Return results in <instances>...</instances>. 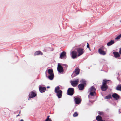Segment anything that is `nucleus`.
<instances>
[{"label":"nucleus","instance_id":"obj_1","mask_svg":"<svg viewBox=\"0 0 121 121\" xmlns=\"http://www.w3.org/2000/svg\"><path fill=\"white\" fill-rule=\"evenodd\" d=\"M46 77L51 80H53L54 75L53 70L52 68L48 69V68L45 73Z\"/></svg>","mask_w":121,"mask_h":121},{"label":"nucleus","instance_id":"obj_2","mask_svg":"<svg viewBox=\"0 0 121 121\" xmlns=\"http://www.w3.org/2000/svg\"><path fill=\"white\" fill-rule=\"evenodd\" d=\"M109 119L108 117H102L99 115H98L96 117V120L97 121H112V120L111 119L108 120Z\"/></svg>","mask_w":121,"mask_h":121},{"label":"nucleus","instance_id":"obj_3","mask_svg":"<svg viewBox=\"0 0 121 121\" xmlns=\"http://www.w3.org/2000/svg\"><path fill=\"white\" fill-rule=\"evenodd\" d=\"M75 104L78 105L80 104L82 101V99L80 96L78 95L74 96L73 98Z\"/></svg>","mask_w":121,"mask_h":121},{"label":"nucleus","instance_id":"obj_4","mask_svg":"<svg viewBox=\"0 0 121 121\" xmlns=\"http://www.w3.org/2000/svg\"><path fill=\"white\" fill-rule=\"evenodd\" d=\"M80 69L79 68H78L77 67L76 68L71 75L72 78H74L79 74L80 73Z\"/></svg>","mask_w":121,"mask_h":121},{"label":"nucleus","instance_id":"obj_5","mask_svg":"<svg viewBox=\"0 0 121 121\" xmlns=\"http://www.w3.org/2000/svg\"><path fill=\"white\" fill-rule=\"evenodd\" d=\"M74 88H73L69 87L67 90V94L68 95L72 96L74 94Z\"/></svg>","mask_w":121,"mask_h":121},{"label":"nucleus","instance_id":"obj_6","mask_svg":"<svg viewBox=\"0 0 121 121\" xmlns=\"http://www.w3.org/2000/svg\"><path fill=\"white\" fill-rule=\"evenodd\" d=\"M105 48L103 46L99 48L98 51V52L100 55H104L106 54V52L104 50Z\"/></svg>","mask_w":121,"mask_h":121},{"label":"nucleus","instance_id":"obj_7","mask_svg":"<svg viewBox=\"0 0 121 121\" xmlns=\"http://www.w3.org/2000/svg\"><path fill=\"white\" fill-rule=\"evenodd\" d=\"M37 96V94L35 91H32L29 93L28 95V100H30L31 98H34Z\"/></svg>","mask_w":121,"mask_h":121},{"label":"nucleus","instance_id":"obj_8","mask_svg":"<svg viewBox=\"0 0 121 121\" xmlns=\"http://www.w3.org/2000/svg\"><path fill=\"white\" fill-rule=\"evenodd\" d=\"M77 52L73 50L70 52V56L71 58L73 59L76 58L79 56L78 54L77 55Z\"/></svg>","mask_w":121,"mask_h":121},{"label":"nucleus","instance_id":"obj_9","mask_svg":"<svg viewBox=\"0 0 121 121\" xmlns=\"http://www.w3.org/2000/svg\"><path fill=\"white\" fill-rule=\"evenodd\" d=\"M79 82V80L78 79H76L74 80H71L70 82L71 85L73 87H76L78 84Z\"/></svg>","mask_w":121,"mask_h":121},{"label":"nucleus","instance_id":"obj_10","mask_svg":"<svg viewBox=\"0 0 121 121\" xmlns=\"http://www.w3.org/2000/svg\"><path fill=\"white\" fill-rule=\"evenodd\" d=\"M77 53H78V56H80L82 55L84 52V49L83 48L80 47L76 49Z\"/></svg>","mask_w":121,"mask_h":121},{"label":"nucleus","instance_id":"obj_11","mask_svg":"<svg viewBox=\"0 0 121 121\" xmlns=\"http://www.w3.org/2000/svg\"><path fill=\"white\" fill-rule=\"evenodd\" d=\"M57 69L58 73H62L64 72L63 67L61 65H58V64Z\"/></svg>","mask_w":121,"mask_h":121},{"label":"nucleus","instance_id":"obj_12","mask_svg":"<svg viewBox=\"0 0 121 121\" xmlns=\"http://www.w3.org/2000/svg\"><path fill=\"white\" fill-rule=\"evenodd\" d=\"M67 58L66 52H65L63 51L60 54L59 58L61 59H66Z\"/></svg>","mask_w":121,"mask_h":121},{"label":"nucleus","instance_id":"obj_13","mask_svg":"<svg viewBox=\"0 0 121 121\" xmlns=\"http://www.w3.org/2000/svg\"><path fill=\"white\" fill-rule=\"evenodd\" d=\"M112 96L114 99L117 100L121 99V97L120 96L115 93H112Z\"/></svg>","mask_w":121,"mask_h":121},{"label":"nucleus","instance_id":"obj_14","mask_svg":"<svg viewBox=\"0 0 121 121\" xmlns=\"http://www.w3.org/2000/svg\"><path fill=\"white\" fill-rule=\"evenodd\" d=\"M100 89L101 91H105L108 88V85H104L102 83V84L100 86Z\"/></svg>","mask_w":121,"mask_h":121},{"label":"nucleus","instance_id":"obj_15","mask_svg":"<svg viewBox=\"0 0 121 121\" xmlns=\"http://www.w3.org/2000/svg\"><path fill=\"white\" fill-rule=\"evenodd\" d=\"M56 95L58 99L61 98L62 95L63 91L62 90H60L59 91L56 92Z\"/></svg>","mask_w":121,"mask_h":121},{"label":"nucleus","instance_id":"obj_16","mask_svg":"<svg viewBox=\"0 0 121 121\" xmlns=\"http://www.w3.org/2000/svg\"><path fill=\"white\" fill-rule=\"evenodd\" d=\"M39 90L40 92L41 93L44 92L46 90V87L41 86H39Z\"/></svg>","mask_w":121,"mask_h":121},{"label":"nucleus","instance_id":"obj_17","mask_svg":"<svg viewBox=\"0 0 121 121\" xmlns=\"http://www.w3.org/2000/svg\"><path fill=\"white\" fill-rule=\"evenodd\" d=\"M113 54L114 55V57L115 58H118L120 57L121 54H120L117 52L114 51L113 52Z\"/></svg>","mask_w":121,"mask_h":121},{"label":"nucleus","instance_id":"obj_18","mask_svg":"<svg viewBox=\"0 0 121 121\" xmlns=\"http://www.w3.org/2000/svg\"><path fill=\"white\" fill-rule=\"evenodd\" d=\"M85 86L84 85H82L81 83L79 84L78 85V87L79 90L80 91H82L84 89Z\"/></svg>","mask_w":121,"mask_h":121},{"label":"nucleus","instance_id":"obj_19","mask_svg":"<svg viewBox=\"0 0 121 121\" xmlns=\"http://www.w3.org/2000/svg\"><path fill=\"white\" fill-rule=\"evenodd\" d=\"M115 43V41L113 40L112 39L107 43V45L108 46H109Z\"/></svg>","mask_w":121,"mask_h":121},{"label":"nucleus","instance_id":"obj_20","mask_svg":"<svg viewBox=\"0 0 121 121\" xmlns=\"http://www.w3.org/2000/svg\"><path fill=\"white\" fill-rule=\"evenodd\" d=\"M98 113L99 114L98 115H99L102 117H108L105 114V113L102 111H98Z\"/></svg>","mask_w":121,"mask_h":121},{"label":"nucleus","instance_id":"obj_21","mask_svg":"<svg viewBox=\"0 0 121 121\" xmlns=\"http://www.w3.org/2000/svg\"><path fill=\"white\" fill-rule=\"evenodd\" d=\"M43 53L40 51H36L34 53V56L42 55Z\"/></svg>","mask_w":121,"mask_h":121},{"label":"nucleus","instance_id":"obj_22","mask_svg":"<svg viewBox=\"0 0 121 121\" xmlns=\"http://www.w3.org/2000/svg\"><path fill=\"white\" fill-rule=\"evenodd\" d=\"M89 92V95H88V97L90 98L89 96H95L96 95V92L95 91H88Z\"/></svg>","mask_w":121,"mask_h":121},{"label":"nucleus","instance_id":"obj_23","mask_svg":"<svg viewBox=\"0 0 121 121\" xmlns=\"http://www.w3.org/2000/svg\"><path fill=\"white\" fill-rule=\"evenodd\" d=\"M96 90V89L94 86H92L89 89L88 91H95Z\"/></svg>","mask_w":121,"mask_h":121},{"label":"nucleus","instance_id":"obj_24","mask_svg":"<svg viewBox=\"0 0 121 121\" xmlns=\"http://www.w3.org/2000/svg\"><path fill=\"white\" fill-rule=\"evenodd\" d=\"M110 81V80H107L106 79H103L102 83L104 85H107V84Z\"/></svg>","mask_w":121,"mask_h":121},{"label":"nucleus","instance_id":"obj_25","mask_svg":"<svg viewBox=\"0 0 121 121\" xmlns=\"http://www.w3.org/2000/svg\"><path fill=\"white\" fill-rule=\"evenodd\" d=\"M112 95L111 94H109L108 95L104 97V99H112Z\"/></svg>","mask_w":121,"mask_h":121},{"label":"nucleus","instance_id":"obj_26","mask_svg":"<svg viewBox=\"0 0 121 121\" xmlns=\"http://www.w3.org/2000/svg\"><path fill=\"white\" fill-rule=\"evenodd\" d=\"M60 65L61 66H65L64 68H65V70H66L68 67V65L66 64H63L62 63H58V65Z\"/></svg>","mask_w":121,"mask_h":121},{"label":"nucleus","instance_id":"obj_27","mask_svg":"<svg viewBox=\"0 0 121 121\" xmlns=\"http://www.w3.org/2000/svg\"><path fill=\"white\" fill-rule=\"evenodd\" d=\"M116 89L117 91H121V84H118L116 87Z\"/></svg>","mask_w":121,"mask_h":121},{"label":"nucleus","instance_id":"obj_28","mask_svg":"<svg viewBox=\"0 0 121 121\" xmlns=\"http://www.w3.org/2000/svg\"><path fill=\"white\" fill-rule=\"evenodd\" d=\"M82 83H81L82 85H84L85 86H86V82L85 81V80L84 79H82L80 81Z\"/></svg>","mask_w":121,"mask_h":121},{"label":"nucleus","instance_id":"obj_29","mask_svg":"<svg viewBox=\"0 0 121 121\" xmlns=\"http://www.w3.org/2000/svg\"><path fill=\"white\" fill-rule=\"evenodd\" d=\"M60 88L59 86H58L55 87L54 90V92L55 93L59 91L60 90H60Z\"/></svg>","mask_w":121,"mask_h":121},{"label":"nucleus","instance_id":"obj_30","mask_svg":"<svg viewBox=\"0 0 121 121\" xmlns=\"http://www.w3.org/2000/svg\"><path fill=\"white\" fill-rule=\"evenodd\" d=\"M121 37V33L119 35H117V37L115 38V40H118L120 39Z\"/></svg>","mask_w":121,"mask_h":121},{"label":"nucleus","instance_id":"obj_31","mask_svg":"<svg viewBox=\"0 0 121 121\" xmlns=\"http://www.w3.org/2000/svg\"><path fill=\"white\" fill-rule=\"evenodd\" d=\"M78 114L77 112H75L73 114V116L74 117H76L78 116Z\"/></svg>","mask_w":121,"mask_h":121},{"label":"nucleus","instance_id":"obj_32","mask_svg":"<svg viewBox=\"0 0 121 121\" xmlns=\"http://www.w3.org/2000/svg\"><path fill=\"white\" fill-rule=\"evenodd\" d=\"M50 117V116H48L47 117V118L45 120H43V121H48V120L49 119Z\"/></svg>","mask_w":121,"mask_h":121},{"label":"nucleus","instance_id":"obj_33","mask_svg":"<svg viewBox=\"0 0 121 121\" xmlns=\"http://www.w3.org/2000/svg\"><path fill=\"white\" fill-rule=\"evenodd\" d=\"M51 48L50 47H48L45 48L43 50V51L45 52H46L47 51V50L49 49H51Z\"/></svg>","mask_w":121,"mask_h":121},{"label":"nucleus","instance_id":"obj_34","mask_svg":"<svg viewBox=\"0 0 121 121\" xmlns=\"http://www.w3.org/2000/svg\"><path fill=\"white\" fill-rule=\"evenodd\" d=\"M85 46V44L84 43H82L81 44L79 45V46H81V48H83V47H84V46Z\"/></svg>","mask_w":121,"mask_h":121},{"label":"nucleus","instance_id":"obj_35","mask_svg":"<svg viewBox=\"0 0 121 121\" xmlns=\"http://www.w3.org/2000/svg\"><path fill=\"white\" fill-rule=\"evenodd\" d=\"M96 100H89V102L91 103L92 104H93Z\"/></svg>","mask_w":121,"mask_h":121},{"label":"nucleus","instance_id":"obj_36","mask_svg":"<svg viewBox=\"0 0 121 121\" xmlns=\"http://www.w3.org/2000/svg\"><path fill=\"white\" fill-rule=\"evenodd\" d=\"M87 45L86 46V48H90V45L87 42Z\"/></svg>","mask_w":121,"mask_h":121},{"label":"nucleus","instance_id":"obj_37","mask_svg":"<svg viewBox=\"0 0 121 121\" xmlns=\"http://www.w3.org/2000/svg\"><path fill=\"white\" fill-rule=\"evenodd\" d=\"M119 53H120V54L121 55V47L119 48Z\"/></svg>","mask_w":121,"mask_h":121},{"label":"nucleus","instance_id":"obj_38","mask_svg":"<svg viewBox=\"0 0 121 121\" xmlns=\"http://www.w3.org/2000/svg\"><path fill=\"white\" fill-rule=\"evenodd\" d=\"M117 79L119 81V82H120V78H119V77H118L117 78Z\"/></svg>","mask_w":121,"mask_h":121},{"label":"nucleus","instance_id":"obj_39","mask_svg":"<svg viewBox=\"0 0 121 121\" xmlns=\"http://www.w3.org/2000/svg\"><path fill=\"white\" fill-rule=\"evenodd\" d=\"M78 27L79 28H82L83 27V26H81L80 25H79L78 26Z\"/></svg>","mask_w":121,"mask_h":121},{"label":"nucleus","instance_id":"obj_40","mask_svg":"<svg viewBox=\"0 0 121 121\" xmlns=\"http://www.w3.org/2000/svg\"><path fill=\"white\" fill-rule=\"evenodd\" d=\"M120 109H119L118 110V112H119V114H120L121 113V112L120 111Z\"/></svg>","mask_w":121,"mask_h":121},{"label":"nucleus","instance_id":"obj_41","mask_svg":"<svg viewBox=\"0 0 121 121\" xmlns=\"http://www.w3.org/2000/svg\"><path fill=\"white\" fill-rule=\"evenodd\" d=\"M92 96H89V97L90 98H89V97H88L89 99H92Z\"/></svg>","mask_w":121,"mask_h":121},{"label":"nucleus","instance_id":"obj_42","mask_svg":"<svg viewBox=\"0 0 121 121\" xmlns=\"http://www.w3.org/2000/svg\"><path fill=\"white\" fill-rule=\"evenodd\" d=\"M48 121H52V120L50 118H49Z\"/></svg>","mask_w":121,"mask_h":121},{"label":"nucleus","instance_id":"obj_43","mask_svg":"<svg viewBox=\"0 0 121 121\" xmlns=\"http://www.w3.org/2000/svg\"><path fill=\"white\" fill-rule=\"evenodd\" d=\"M50 88V86H47V88Z\"/></svg>","mask_w":121,"mask_h":121},{"label":"nucleus","instance_id":"obj_44","mask_svg":"<svg viewBox=\"0 0 121 121\" xmlns=\"http://www.w3.org/2000/svg\"><path fill=\"white\" fill-rule=\"evenodd\" d=\"M19 121H24V120L23 119H21Z\"/></svg>","mask_w":121,"mask_h":121},{"label":"nucleus","instance_id":"obj_45","mask_svg":"<svg viewBox=\"0 0 121 121\" xmlns=\"http://www.w3.org/2000/svg\"><path fill=\"white\" fill-rule=\"evenodd\" d=\"M16 57L17 58V59H18V60H17V62L18 61V56H16Z\"/></svg>","mask_w":121,"mask_h":121},{"label":"nucleus","instance_id":"obj_46","mask_svg":"<svg viewBox=\"0 0 121 121\" xmlns=\"http://www.w3.org/2000/svg\"><path fill=\"white\" fill-rule=\"evenodd\" d=\"M20 116V115H19V114L18 115H17V117L18 116Z\"/></svg>","mask_w":121,"mask_h":121},{"label":"nucleus","instance_id":"obj_47","mask_svg":"<svg viewBox=\"0 0 121 121\" xmlns=\"http://www.w3.org/2000/svg\"><path fill=\"white\" fill-rule=\"evenodd\" d=\"M89 48V50L90 51H91V49L90 48H90Z\"/></svg>","mask_w":121,"mask_h":121},{"label":"nucleus","instance_id":"obj_48","mask_svg":"<svg viewBox=\"0 0 121 121\" xmlns=\"http://www.w3.org/2000/svg\"><path fill=\"white\" fill-rule=\"evenodd\" d=\"M4 115H6V112H4Z\"/></svg>","mask_w":121,"mask_h":121},{"label":"nucleus","instance_id":"obj_49","mask_svg":"<svg viewBox=\"0 0 121 121\" xmlns=\"http://www.w3.org/2000/svg\"><path fill=\"white\" fill-rule=\"evenodd\" d=\"M117 74H118V75H118V77H119V73H117Z\"/></svg>","mask_w":121,"mask_h":121},{"label":"nucleus","instance_id":"obj_50","mask_svg":"<svg viewBox=\"0 0 121 121\" xmlns=\"http://www.w3.org/2000/svg\"><path fill=\"white\" fill-rule=\"evenodd\" d=\"M120 82H121V78H120Z\"/></svg>","mask_w":121,"mask_h":121},{"label":"nucleus","instance_id":"obj_51","mask_svg":"<svg viewBox=\"0 0 121 121\" xmlns=\"http://www.w3.org/2000/svg\"><path fill=\"white\" fill-rule=\"evenodd\" d=\"M21 113V111H20L19 112V114H20Z\"/></svg>","mask_w":121,"mask_h":121},{"label":"nucleus","instance_id":"obj_52","mask_svg":"<svg viewBox=\"0 0 121 121\" xmlns=\"http://www.w3.org/2000/svg\"><path fill=\"white\" fill-rule=\"evenodd\" d=\"M102 94V96H103V94H102H102Z\"/></svg>","mask_w":121,"mask_h":121},{"label":"nucleus","instance_id":"obj_53","mask_svg":"<svg viewBox=\"0 0 121 121\" xmlns=\"http://www.w3.org/2000/svg\"><path fill=\"white\" fill-rule=\"evenodd\" d=\"M93 121H95V120H93Z\"/></svg>","mask_w":121,"mask_h":121},{"label":"nucleus","instance_id":"obj_54","mask_svg":"<svg viewBox=\"0 0 121 121\" xmlns=\"http://www.w3.org/2000/svg\"><path fill=\"white\" fill-rule=\"evenodd\" d=\"M10 119H12V118H10Z\"/></svg>","mask_w":121,"mask_h":121},{"label":"nucleus","instance_id":"obj_55","mask_svg":"<svg viewBox=\"0 0 121 121\" xmlns=\"http://www.w3.org/2000/svg\"><path fill=\"white\" fill-rule=\"evenodd\" d=\"M53 48H52V49H53ZM53 50H52V51H53Z\"/></svg>","mask_w":121,"mask_h":121},{"label":"nucleus","instance_id":"obj_56","mask_svg":"<svg viewBox=\"0 0 121 121\" xmlns=\"http://www.w3.org/2000/svg\"><path fill=\"white\" fill-rule=\"evenodd\" d=\"M120 22H121V20L120 21Z\"/></svg>","mask_w":121,"mask_h":121},{"label":"nucleus","instance_id":"obj_57","mask_svg":"<svg viewBox=\"0 0 121 121\" xmlns=\"http://www.w3.org/2000/svg\"><path fill=\"white\" fill-rule=\"evenodd\" d=\"M75 108V107H74L73 109H74Z\"/></svg>","mask_w":121,"mask_h":121},{"label":"nucleus","instance_id":"obj_58","mask_svg":"<svg viewBox=\"0 0 121 121\" xmlns=\"http://www.w3.org/2000/svg\"><path fill=\"white\" fill-rule=\"evenodd\" d=\"M74 109H73V111Z\"/></svg>","mask_w":121,"mask_h":121}]
</instances>
